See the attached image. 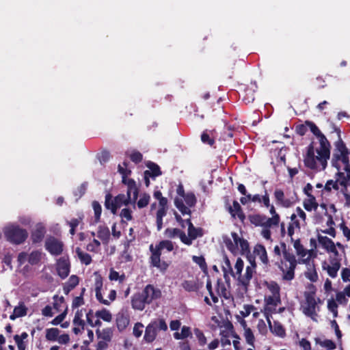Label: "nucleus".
Segmentation results:
<instances>
[{
    "mask_svg": "<svg viewBox=\"0 0 350 350\" xmlns=\"http://www.w3.org/2000/svg\"><path fill=\"white\" fill-rule=\"evenodd\" d=\"M250 265L246 267L244 274L242 271L244 267V262L241 258L237 259L234 265V271H233L230 260L226 257L224 258V265L223 266L224 277L226 282L229 280L228 273H230L234 278L237 279V284L241 286L245 292L248 290V286L250 281L253 277L254 273L256 269V262L254 259L250 258Z\"/></svg>",
    "mask_w": 350,
    "mask_h": 350,
    "instance_id": "f257e3e1",
    "label": "nucleus"
},
{
    "mask_svg": "<svg viewBox=\"0 0 350 350\" xmlns=\"http://www.w3.org/2000/svg\"><path fill=\"white\" fill-rule=\"evenodd\" d=\"M329 156L330 144L327 139L323 137L321 139V146L316 150L312 144L308 147L304 163L312 170L322 171L325 169Z\"/></svg>",
    "mask_w": 350,
    "mask_h": 350,
    "instance_id": "f03ea898",
    "label": "nucleus"
},
{
    "mask_svg": "<svg viewBox=\"0 0 350 350\" xmlns=\"http://www.w3.org/2000/svg\"><path fill=\"white\" fill-rule=\"evenodd\" d=\"M283 260L278 262V267L282 272V278L291 281L295 277V269L299 261L293 253L287 249L286 245H283Z\"/></svg>",
    "mask_w": 350,
    "mask_h": 350,
    "instance_id": "7ed1b4c3",
    "label": "nucleus"
},
{
    "mask_svg": "<svg viewBox=\"0 0 350 350\" xmlns=\"http://www.w3.org/2000/svg\"><path fill=\"white\" fill-rule=\"evenodd\" d=\"M335 146L331 161L332 165L336 167L338 172L340 170L349 171L350 170V163L348 149L341 139L336 142Z\"/></svg>",
    "mask_w": 350,
    "mask_h": 350,
    "instance_id": "20e7f679",
    "label": "nucleus"
},
{
    "mask_svg": "<svg viewBox=\"0 0 350 350\" xmlns=\"http://www.w3.org/2000/svg\"><path fill=\"white\" fill-rule=\"evenodd\" d=\"M305 301L301 304L302 312L315 322L318 321L319 304L322 302L319 298H317L313 291L305 292Z\"/></svg>",
    "mask_w": 350,
    "mask_h": 350,
    "instance_id": "39448f33",
    "label": "nucleus"
},
{
    "mask_svg": "<svg viewBox=\"0 0 350 350\" xmlns=\"http://www.w3.org/2000/svg\"><path fill=\"white\" fill-rule=\"evenodd\" d=\"M231 236L232 239L228 237H224V242L229 251L234 254H243L249 251V243L247 240L240 237L234 232L231 233Z\"/></svg>",
    "mask_w": 350,
    "mask_h": 350,
    "instance_id": "423d86ee",
    "label": "nucleus"
},
{
    "mask_svg": "<svg viewBox=\"0 0 350 350\" xmlns=\"http://www.w3.org/2000/svg\"><path fill=\"white\" fill-rule=\"evenodd\" d=\"M5 239L9 242L19 245L25 241L28 237V232L18 225L8 224L3 228Z\"/></svg>",
    "mask_w": 350,
    "mask_h": 350,
    "instance_id": "0eeeda50",
    "label": "nucleus"
},
{
    "mask_svg": "<svg viewBox=\"0 0 350 350\" xmlns=\"http://www.w3.org/2000/svg\"><path fill=\"white\" fill-rule=\"evenodd\" d=\"M94 288L96 292V298L101 304L109 306L111 301H113L116 297V291L110 290L108 295V299H104V295L107 291V287L103 288V278L100 275L96 274L94 281Z\"/></svg>",
    "mask_w": 350,
    "mask_h": 350,
    "instance_id": "6e6552de",
    "label": "nucleus"
},
{
    "mask_svg": "<svg viewBox=\"0 0 350 350\" xmlns=\"http://www.w3.org/2000/svg\"><path fill=\"white\" fill-rule=\"evenodd\" d=\"M167 325L163 319L152 321L146 327L144 338L147 342H152L157 336L159 330L166 331Z\"/></svg>",
    "mask_w": 350,
    "mask_h": 350,
    "instance_id": "1a4fd4ad",
    "label": "nucleus"
},
{
    "mask_svg": "<svg viewBox=\"0 0 350 350\" xmlns=\"http://www.w3.org/2000/svg\"><path fill=\"white\" fill-rule=\"evenodd\" d=\"M293 246L296 250L297 256L300 257L299 263H308L309 261H310L311 258L317 257V251L314 250V249H305L303 245L301 243L299 239H297L294 241Z\"/></svg>",
    "mask_w": 350,
    "mask_h": 350,
    "instance_id": "9d476101",
    "label": "nucleus"
},
{
    "mask_svg": "<svg viewBox=\"0 0 350 350\" xmlns=\"http://www.w3.org/2000/svg\"><path fill=\"white\" fill-rule=\"evenodd\" d=\"M336 180H329L323 187V190L327 192H330L332 189L339 190L340 187L341 189H345L347 185V177L343 172H338L336 174Z\"/></svg>",
    "mask_w": 350,
    "mask_h": 350,
    "instance_id": "9b49d317",
    "label": "nucleus"
},
{
    "mask_svg": "<svg viewBox=\"0 0 350 350\" xmlns=\"http://www.w3.org/2000/svg\"><path fill=\"white\" fill-rule=\"evenodd\" d=\"M341 258L339 257L331 256L329 259V262H323L322 268L325 270L327 274L332 278H336L338 271L341 267Z\"/></svg>",
    "mask_w": 350,
    "mask_h": 350,
    "instance_id": "f8f14e48",
    "label": "nucleus"
},
{
    "mask_svg": "<svg viewBox=\"0 0 350 350\" xmlns=\"http://www.w3.org/2000/svg\"><path fill=\"white\" fill-rule=\"evenodd\" d=\"M63 243L55 237H49L45 241L46 250L52 255H60L63 251Z\"/></svg>",
    "mask_w": 350,
    "mask_h": 350,
    "instance_id": "ddd939ff",
    "label": "nucleus"
},
{
    "mask_svg": "<svg viewBox=\"0 0 350 350\" xmlns=\"http://www.w3.org/2000/svg\"><path fill=\"white\" fill-rule=\"evenodd\" d=\"M141 293L146 302H148V304H150L153 300L157 299L161 296V290L152 284L146 285Z\"/></svg>",
    "mask_w": 350,
    "mask_h": 350,
    "instance_id": "4468645a",
    "label": "nucleus"
},
{
    "mask_svg": "<svg viewBox=\"0 0 350 350\" xmlns=\"http://www.w3.org/2000/svg\"><path fill=\"white\" fill-rule=\"evenodd\" d=\"M123 183L126 185L128 187L126 198H128L131 203L135 204L138 196V189L135 182L133 179H128L127 181Z\"/></svg>",
    "mask_w": 350,
    "mask_h": 350,
    "instance_id": "2eb2a0df",
    "label": "nucleus"
},
{
    "mask_svg": "<svg viewBox=\"0 0 350 350\" xmlns=\"http://www.w3.org/2000/svg\"><path fill=\"white\" fill-rule=\"evenodd\" d=\"M46 233L45 226L42 223H38L31 232V239L33 243H40Z\"/></svg>",
    "mask_w": 350,
    "mask_h": 350,
    "instance_id": "dca6fc26",
    "label": "nucleus"
},
{
    "mask_svg": "<svg viewBox=\"0 0 350 350\" xmlns=\"http://www.w3.org/2000/svg\"><path fill=\"white\" fill-rule=\"evenodd\" d=\"M57 271L61 278H66L70 273V264L68 261L64 258H59L57 263Z\"/></svg>",
    "mask_w": 350,
    "mask_h": 350,
    "instance_id": "f3484780",
    "label": "nucleus"
},
{
    "mask_svg": "<svg viewBox=\"0 0 350 350\" xmlns=\"http://www.w3.org/2000/svg\"><path fill=\"white\" fill-rule=\"evenodd\" d=\"M129 322V317L126 312L122 310L117 314L116 325L119 331L122 332L125 329Z\"/></svg>",
    "mask_w": 350,
    "mask_h": 350,
    "instance_id": "a211bd4d",
    "label": "nucleus"
},
{
    "mask_svg": "<svg viewBox=\"0 0 350 350\" xmlns=\"http://www.w3.org/2000/svg\"><path fill=\"white\" fill-rule=\"evenodd\" d=\"M148 304L142 293H136L132 297L131 305L133 309L143 310Z\"/></svg>",
    "mask_w": 350,
    "mask_h": 350,
    "instance_id": "6ab92c4d",
    "label": "nucleus"
},
{
    "mask_svg": "<svg viewBox=\"0 0 350 350\" xmlns=\"http://www.w3.org/2000/svg\"><path fill=\"white\" fill-rule=\"evenodd\" d=\"M274 197L278 204L288 208L293 205V202L290 199L285 198L284 193L281 189H275L274 191Z\"/></svg>",
    "mask_w": 350,
    "mask_h": 350,
    "instance_id": "aec40b11",
    "label": "nucleus"
},
{
    "mask_svg": "<svg viewBox=\"0 0 350 350\" xmlns=\"http://www.w3.org/2000/svg\"><path fill=\"white\" fill-rule=\"evenodd\" d=\"M254 254L255 256L258 257L263 264L266 265L268 264L269 259L265 247L263 245L260 244L256 245L254 249Z\"/></svg>",
    "mask_w": 350,
    "mask_h": 350,
    "instance_id": "412c9836",
    "label": "nucleus"
},
{
    "mask_svg": "<svg viewBox=\"0 0 350 350\" xmlns=\"http://www.w3.org/2000/svg\"><path fill=\"white\" fill-rule=\"evenodd\" d=\"M228 211L231 215L234 218L236 216L241 221H243L245 216L242 211V208L237 201H234L232 206L228 208Z\"/></svg>",
    "mask_w": 350,
    "mask_h": 350,
    "instance_id": "4be33fe9",
    "label": "nucleus"
},
{
    "mask_svg": "<svg viewBox=\"0 0 350 350\" xmlns=\"http://www.w3.org/2000/svg\"><path fill=\"white\" fill-rule=\"evenodd\" d=\"M185 222L188 225V235L193 240L203 235L202 230L200 228L194 227L190 219H186Z\"/></svg>",
    "mask_w": 350,
    "mask_h": 350,
    "instance_id": "5701e85b",
    "label": "nucleus"
},
{
    "mask_svg": "<svg viewBox=\"0 0 350 350\" xmlns=\"http://www.w3.org/2000/svg\"><path fill=\"white\" fill-rule=\"evenodd\" d=\"M307 266V271L305 272L306 277L311 282H316L318 280V274L316 271L313 261L305 263Z\"/></svg>",
    "mask_w": 350,
    "mask_h": 350,
    "instance_id": "b1692460",
    "label": "nucleus"
},
{
    "mask_svg": "<svg viewBox=\"0 0 350 350\" xmlns=\"http://www.w3.org/2000/svg\"><path fill=\"white\" fill-rule=\"evenodd\" d=\"M304 208L308 211H316L318 208V203L313 195H308V197L304 200Z\"/></svg>",
    "mask_w": 350,
    "mask_h": 350,
    "instance_id": "393cba45",
    "label": "nucleus"
},
{
    "mask_svg": "<svg viewBox=\"0 0 350 350\" xmlns=\"http://www.w3.org/2000/svg\"><path fill=\"white\" fill-rule=\"evenodd\" d=\"M27 308L23 303L19 304L14 309L13 313L10 315L11 320H15L16 318L24 317L27 314Z\"/></svg>",
    "mask_w": 350,
    "mask_h": 350,
    "instance_id": "a878e982",
    "label": "nucleus"
},
{
    "mask_svg": "<svg viewBox=\"0 0 350 350\" xmlns=\"http://www.w3.org/2000/svg\"><path fill=\"white\" fill-rule=\"evenodd\" d=\"M318 241L319 244L328 252L329 250L334 249L335 243L333 241L327 237L319 235Z\"/></svg>",
    "mask_w": 350,
    "mask_h": 350,
    "instance_id": "bb28decb",
    "label": "nucleus"
},
{
    "mask_svg": "<svg viewBox=\"0 0 350 350\" xmlns=\"http://www.w3.org/2000/svg\"><path fill=\"white\" fill-rule=\"evenodd\" d=\"M43 255V253L38 250L31 252L28 255L29 263L31 265H38L42 260Z\"/></svg>",
    "mask_w": 350,
    "mask_h": 350,
    "instance_id": "cd10ccee",
    "label": "nucleus"
},
{
    "mask_svg": "<svg viewBox=\"0 0 350 350\" xmlns=\"http://www.w3.org/2000/svg\"><path fill=\"white\" fill-rule=\"evenodd\" d=\"M96 334L99 339L110 342L112 338L113 331L111 328H105L102 329L101 331L97 330Z\"/></svg>",
    "mask_w": 350,
    "mask_h": 350,
    "instance_id": "c85d7f7f",
    "label": "nucleus"
},
{
    "mask_svg": "<svg viewBox=\"0 0 350 350\" xmlns=\"http://www.w3.org/2000/svg\"><path fill=\"white\" fill-rule=\"evenodd\" d=\"M267 322L269 323V327L272 332L275 333L276 335L279 336H284L285 334V331L282 326L278 323H274L273 325H271V322L269 318L267 317Z\"/></svg>",
    "mask_w": 350,
    "mask_h": 350,
    "instance_id": "c756f323",
    "label": "nucleus"
},
{
    "mask_svg": "<svg viewBox=\"0 0 350 350\" xmlns=\"http://www.w3.org/2000/svg\"><path fill=\"white\" fill-rule=\"evenodd\" d=\"M183 288L188 292H194L198 291L199 288L198 282L196 280H185L182 283Z\"/></svg>",
    "mask_w": 350,
    "mask_h": 350,
    "instance_id": "7c9ffc66",
    "label": "nucleus"
},
{
    "mask_svg": "<svg viewBox=\"0 0 350 350\" xmlns=\"http://www.w3.org/2000/svg\"><path fill=\"white\" fill-rule=\"evenodd\" d=\"M97 236L103 241L107 243L110 237L109 229L107 226H99Z\"/></svg>",
    "mask_w": 350,
    "mask_h": 350,
    "instance_id": "2f4dec72",
    "label": "nucleus"
},
{
    "mask_svg": "<svg viewBox=\"0 0 350 350\" xmlns=\"http://www.w3.org/2000/svg\"><path fill=\"white\" fill-rule=\"evenodd\" d=\"M150 250L152 252V255L150 257L151 263L154 267H156L157 265H158L161 262V252L156 247H153L152 245L150 246Z\"/></svg>",
    "mask_w": 350,
    "mask_h": 350,
    "instance_id": "473e14b6",
    "label": "nucleus"
},
{
    "mask_svg": "<svg viewBox=\"0 0 350 350\" xmlns=\"http://www.w3.org/2000/svg\"><path fill=\"white\" fill-rule=\"evenodd\" d=\"M242 325L244 327V337L246 342L250 345H254V336L252 329L247 327L245 321H243Z\"/></svg>",
    "mask_w": 350,
    "mask_h": 350,
    "instance_id": "72a5a7b5",
    "label": "nucleus"
},
{
    "mask_svg": "<svg viewBox=\"0 0 350 350\" xmlns=\"http://www.w3.org/2000/svg\"><path fill=\"white\" fill-rule=\"evenodd\" d=\"M96 317L103 319L106 322H111L112 320L111 313L107 309L97 310L95 313Z\"/></svg>",
    "mask_w": 350,
    "mask_h": 350,
    "instance_id": "f704fd0d",
    "label": "nucleus"
},
{
    "mask_svg": "<svg viewBox=\"0 0 350 350\" xmlns=\"http://www.w3.org/2000/svg\"><path fill=\"white\" fill-rule=\"evenodd\" d=\"M148 167L149 170H146L145 172H148L151 178H154L161 174L160 167L158 165L154 163H150L148 165Z\"/></svg>",
    "mask_w": 350,
    "mask_h": 350,
    "instance_id": "c9c22d12",
    "label": "nucleus"
},
{
    "mask_svg": "<svg viewBox=\"0 0 350 350\" xmlns=\"http://www.w3.org/2000/svg\"><path fill=\"white\" fill-rule=\"evenodd\" d=\"M316 344L319 345L322 347H325L328 350L336 349V344L331 340L325 339L322 340L321 338H315Z\"/></svg>",
    "mask_w": 350,
    "mask_h": 350,
    "instance_id": "e433bc0d",
    "label": "nucleus"
},
{
    "mask_svg": "<svg viewBox=\"0 0 350 350\" xmlns=\"http://www.w3.org/2000/svg\"><path fill=\"white\" fill-rule=\"evenodd\" d=\"M105 206L106 208L111 210L113 214H116L117 209L115 204V200L112 199L111 194H107L105 196Z\"/></svg>",
    "mask_w": 350,
    "mask_h": 350,
    "instance_id": "4c0bfd02",
    "label": "nucleus"
},
{
    "mask_svg": "<svg viewBox=\"0 0 350 350\" xmlns=\"http://www.w3.org/2000/svg\"><path fill=\"white\" fill-rule=\"evenodd\" d=\"M76 253L82 263L86 265L91 263L92 258L90 254L83 252L79 247L76 249Z\"/></svg>",
    "mask_w": 350,
    "mask_h": 350,
    "instance_id": "58836bf2",
    "label": "nucleus"
},
{
    "mask_svg": "<svg viewBox=\"0 0 350 350\" xmlns=\"http://www.w3.org/2000/svg\"><path fill=\"white\" fill-rule=\"evenodd\" d=\"M60 331L57 328H49L46 329V338L49 341H55L59 335Z\"/></svg>",
    "mask_w": 350,
    "mask_h": 350,
    "instance_id": "ea45409f",
    "label": "nucleus"
},
{
    "mask_svg": "<svg viewBox=\"0 0 350 350\" xmlns=\"http://www.w3.org/2000/svg\"><path fill=\"white\" fill-rule=\"evenodd\" d=\"M265 303L267 306H271L273 307L277 306L281 302L280 295H270L266 296L265 298Z\"/></svg>",
    "mask_w": 350,
    "mask_h": 350,
    "instance_id": "a19ab883",
    "label": "nucleus"
},
{
    "mask_svg": "<svg viewBox=\"0 0 350 350\" xmlns=\"http://www.w3.org/2000/svg\"><path fill=\"white\" fill-rule=\"evenodd\" d=\"M115 204L116 206V209L120 208L123 205H128L130 202V201L128 200V198H126V195L124 194H119L117 196L115 197Z\"/></svg>",
    "mask_w": 350,
    "mask_h": 350,
    "instance_id": "79ce46f5",
    "label": "nucleus"
},
{
    "mask_svg": "<svg viewBox=\"0 0 350 350\" xmlns=\"http://www.w3.org/2000/svg\"><path fill=\"white\" fill-rule=\"evenodd\" d=\"M265 221L264 227L265 228H271L273 226H276L278 225L280 222V216L279 215H275L274 217H267L263 219Z\"/></svg>",
    "mask_w": 350,
    "mask_h": 350,
    "instance_id": "37998d69",
    "label": "nucleus"
},
{
    "mask_svg": "<svg viewBox=\"0 0 350 350\" xmlns=\"http://www.w3.org/2000/svg\"><path fill=\"white\" fill-rule=\"evenodd\" d=\"M150 195L144 193L140 195L139 200L137 202V206L139 208H143L146 207L150 202Z\"/></svg>",
    "mask_w": 350,
    "mask_h": 350,
    "instance_id": "c03bdc74",
    "label": "nucleus"
},
{
    "mask_svg": "<svg viewBox=\"0 0 350 350\" xmlns=\"http://www.w3.org/2000/svg\"><path fill=\"white\" fill-rule=\"evenodd\" d=\"M217 292L220 295L226 299L229 297V292L227 291L224 284L220 280H217Z\"/></svg>",
    "mask_w": 350,
    "mask_h": 350,
    "instance_id": "a18cd8bd",
    "label": "nucleus"
},
{
    "mask_svg": "<svg viewBox=\"0 0 350 350\" xmlns=\"http://www.w3.org/2000/svg\"><path fill=\"white\" fill-rule=\"evenodd\" d=\"M308 126L310 127V131L312 132L314 135H315L319 140V144H321V139L323 137L324 139H327L325 135L321 132L319 128L312 122H306Z\"/></svg>",
    "mask_w": 350,
    "mask_h": 350,
    "instance_id": "49530a36",
    "label": "nucleus"
},
{
    "mask_svg": "<svg viewBox=\"0 0 350 350\" xmlns=\"http://www.w3.org/2000/svg\"><path fill=\"white\" fill-rule=\"evenodd\" d=\"M155 247L160 252L163 249H166L168 252H171L174 249V245L172 241L165 240L161 241Z\"/></svg>",
    "mask_w": 350,
    "mask_h": 350,
    "instance_id": "de8ad7c7",
    "label": "nucleus"
},
{
    "mask_svg": "<svg viewBox=\"0 0 350 350\" xmlns=\"http://www.w3.org/2000/svg\"><path fill=\"white\" fill-rule=\"evenodd\" d=\"M92 208L94 211L95 221L98 222L100 218L102 207H101L100 204L97 201H93Z\"/></svg>",
    "mask_w": 350,
    "mask_h": 350,
    "instance_id": "09e8293b",
    "label": "nucleus"
},
{
    "mask_svg": "<svg viewBox=\"0 0 350 350\" xmlns=\"http://www.w3.org/2000/svg\"><path fill=\"white\" fill-rule=\"evenodd\" d=\"M194 334L198 340V343L200 346H204L206 343V338L203 332L198 328L194 329Z\"/></svg>",
    "mask_w": 350,
    "mask_h": 350,
    "instance_id": "8fccbe9b",
    "label": "nucleus"
},
{
    "mask_svg": "<svg viewBox=\"0 0 350 350\" xmlns=\"http://www.w3.org/2000/svg\"><path fill=\"white\" fill-rule=\"evenodd\" d=\"M267 288L273 295H280V287L276 282H271L267 283Z\"/></svg>",
    "mask_w": 350,
    "mask_h": 350,
    "instance_id": "3c124183",
    "label": "nucleus"
},
{
    "mask_svg": "<svg viewBox=\"0 0 350 350\" xmlns=\"http://www.w3.org/2000/svg\"><path fill=\"white\" fill-rule=\"evenodd\" d=\"M182 230L178 228H168L165 230V235L168 238H175L179 237V234Z\"/></svg>",
    "mask_w": 350,
    "mask_h": 350,
    "instance_id": "603ef678",
    "label": "nucleus"
},
{
    "mask_svg": "<svg viewBox=\"0 0 350 350\" xmlns=\"http://www.w3.org/2000/svg\"><path fill=\"white\" fill-rule=\"evenodd\" d=\"M183 198L186 204L190 207L193 206L196 203V198L193 193H187Z\"/></svg>",
    "mask_w": 350,
    "mask_h": 350,
    "instance_id": "864d4df0",
    "label": "nucleus"
},
{
    "mask_svg": "<svg viewBox=\"0 0 350 350\" xmlns=\"http://www.w3.org/2000/svg\"><path fill=\"white\" fill-rule=\"evenodd\" d=\"M83 316L82 311L81 310H77L74 319H73V323L76 326H83L84 325V321L81 319V317Z\"/></svg>",
    "mask_w": 350,
    "mask_h": 350,
    "instance_id": "5fc2aeb1",
    "label": "nucleus"
},
{
    "mask_svg": "<svg viewBox=\"0 0 350 350\" xmlns=\"http://www.w3.org/2000/svg\"><path fill=\"white\" fill-rule=\"evenodd\" d=\"M265 218V215H257L251 217V221L256 226H264Z\"/></svg>",
    "mask_w": 350,
    "mask_h": 350,
    "instance_id": "6e6d98bb",
    "label": "nucleus"
},
{
    "mask_svg": "<svg viewBox=\"0 0 350 350\" xmlns=\"http://www.w3.org/2000/svg\"><path fill=\"white\" fill-rule=\"evenodd\" d=\"M295 228H299V221L291 222L288 226V235L291 237L295 232Z\"/></svg>",
    "mask_w": 350,
    "mask_h": 350,
    "instance_id": "4d7b16f0",
    "label": "nucleus"
},
{
    "mask_svg": "<svg viewBox=\"0 0 350 350\" xmlns=\"http://www.w3.org/2000/svg\"><path fill=\"white\" fill-rule=\"evenodd\" d=\"M67 224L70 227V233L74 235L75 233V228L79 224V219L77 218L72 219L70 221H68Z\"/></svg>",
    "mask_w": 350,
    "mask_h": 350,
    "instance_id": "13d9d810",
    "label": "nucleus"
},
{
    "mask_svg": "<svg viewBox=\"0 0 350 350\" xmlns=\"http://www.w3.org/2000/svg\"><path fill=\"white\" fill-rule=\"evenodd\" d=\"M341 191L343 193L345 198V204L347 206H350V187L346 185L345 189H341Z\"/></svg>",
    "mask_w": 350,
    "mask_h": 350,
    "instance_id": "bf43d9fd",
    "label": "nucleus"
},
{
    "mask_svg": "<svg viewBox=\"0 0 350 350\" xmlns=\"http://www.w3.org/2000/svg\"><path fill=\"white\" fill-rule=\"evenodd\" d=\"M120 215L122 218L126 219L127 221H131L133 219L131 211L127 208H123Z\"/></svg>",
    "mask_w": 350,
    "mask_h": 350,
    "instance_id": "052dcab7",
    "label": "nucleus"
},
{
    "mask_svg": "<svg viewBox=\"0 0 350 350\" xmlns=\"http://www.w3.org/2000/svg\"><path fill=\"white\" fill-rule=\"evenodd\" d=\"M144 325L140 323H137L133 327V334L136 337L139 338L141 336L143 332Z\"/></svg>",
    "mask_w": 350,
    "mask_h": 350,
    "instance_id": "680f3d73",
    "label": "nucleus"
},
{
    "mask_svg": "<svg viewBox=\"0 0 350 350\" xmlns=\"http://www.w3.org/2000/svg\"><path fill=\"white\" fill-rule=\"evenodd\" d=\"M178 237L180 239V241L183 243L187 245H190L192 244L193 239L190 237H187L183 231L180 232Z\"/></svg>",
    "mask_w": 350,
    "mask_h": 350,
    "instance_id": "e2e57ef3",
    "label": "nucleus"
},
{
    "mask_svg": "<svg viewBox=\"0 0 350 350\" xmlns=\"http://www.w3.org/2000/svg\"><path fill=\"white\" fill-rule=\"evenodd\" d=\"M254 310V306L252 305H244L243 310L241 312L243 317H248L251 312Z\"/></svg>",
    "mask_w": 350,
    "mask_h": 350,
    "instance_id": "0e129e2a",
    "label": "nucleus"
},
{
    "mask_svg": "<svg viewBox=\"0 0 350 350\" xmlns=\"http://www.w3.org/2000/svg\"><path fill=\"white\" fill-rule=\"evenodd\" d=\"M84 304L83 298L82 297V295H80L79 296L76 297L72 303V308H78L81 306H82Z\"/></svg>",
    "mask_w": 350,
    "mask_h": 350,
    "instance_id": "69168bd1",
    "label": "nucleus"
},
{
    "mask_svg": "<svg viewBox=\"0 0 350 350\" xmlns=\"http://www.w3.org/2000/svg\"><path fill=\"white\" fill-rule=\"evenodd\" d=\"M14 339L17 345L18 350H25L26 345L19 335H15Z\"/></svg>",
    "mask_w": 350,
    "mask_h": 350,
    "instance_id": "338daca9",
    "label": "nucleus"
},
{
    "mask_svg": "<svg viewBox=\"0 0 350 350\" xmlns=\"http://www.w3.org/2000/svg\"><path fill=\"white\" fill-rule=\"evenodd\" d=\"M341 277L344 282H350V269L349 268L342 269Z\"/></svg>",
    "mask_w": 350,
    "mask_h": 350,
    "instance_id": "774afa93",
    "label": "nucleus"
}]
</instances>
